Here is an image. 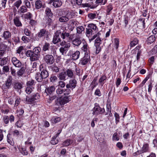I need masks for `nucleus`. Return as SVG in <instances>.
Returning <instances> with one entry per match:
<instances>
[{
	"mask_svg": "<svg viewBox=\"0 0 157 157\" xmlns=\"http://www.w3.org/2000/svg\"><path fill=\"white\" fill-rule=\"evenodd\" d=\"M7 63V61L6 60V58H3L2 59H0V65L3 66L6 64Z\"/></svg>",
	"mask_w": 157,
	"mask_h": 157,
	"instance_id": "e2e57ef3",
	"label": "nucleus"
},
{
	"mask_svg": "<svg viewBox=\"0 0 157 157\" xmlns=\"http://www.w3.org/2000/svg\"><path fill=\"white\" fill-rule=\"evenodd\" d=\"M107 79V77L105 75L102 76L99 80V82L101 84V86H103L104 84V82Z\"/></svg>",
	"mask_w": 157,
	"mask_h": 157,
	"instance_id": "c9c22d12",
	"label": "nucleus"
},
{
	"mask_svg": "<svg viewBox=\"0 0 157 157\" xmlns=\"http://www.w3.org/2000/svg\"><path fill=\"white\" fill-rule=\"evenodd\" d=\"M70 96H64L63 97L57 99V103L61 106H63L66 103L69 102L71 100Z\"/></svg>",
	"mask_w": 157,
	"mask_h": 157,
	"instance_id": "f257e3e1",
	"label": "nucleus"
},
{
	"mask_svg": "<svg viewBox=\"0 0 157 157\" xmlns=\"http://www.w3.org/2000/svg\"><path fill=\"white\" fill-rule=\"evenodd\" d=\"M43 6V3L40 0H37L35 2V8L36 9H39Z\"/></svg>",
	"mask_w": 157,
	"mask_h": 157,
	"instance_id": "c85d7f7f",
	"label": "nucleus"
},
{
	"mask_svg": "<svg viewBox=\"0 0 157 157\" xmlns=\"http://www.w3.org/2000/svg\"><path fill=\"white\" fill-rule=\"evenodd\" d=\"M88 27L89 28V29H91V30L93 29L94 31L98 29L96 25L93 23L88 24Z\"/></svg>",
	"mask_w": 157,
	"mask_h": 157,
	"instance_id": "37998d69",
	"label": "nucleus"
},
{
	"mask_svg": "<svg viewBox=\"0 0 157 157\" xmlns=\"http://www.w3.org/2000/svg\"><path fill=\"white\" fill-rule=\"evenodd\" d=\"M27 11V9L26 7L25 6H21L18 11L21 13H25Z\"/></svg>",
	"mask_w": 157,
	"mask_h": 157,
	"instance_id": "a18cd8bd",
	"label": "nucleus"
},
{
	"mask_svg": "<svg viewBox=\"0 0 157 157\" xmlns=\"http://www.w3.org/2000/svg\"><path fill=\"white\" fill-rule=\"evenodd\" d=\"M138 40L136 38H135L130 43V46L132 47L135 46L138 43Z\"/></svg>",
	"mask_w": 157,
	"mask_h": 157,
	"instance_id": "49530a36",
	"label": "nucleus"
},
{
	"mask_svg": "<svg viewBox=\"0 0 157 157\" xmlns=\"http://www.w3.org/2000/svg\"><path fill=\"white\" fill-rule=\"evenodd\" d=\"M40 51L41 48H40L36 47L33 49V52L36 56H39L40 55Z\"/></svg>",
	"mask_w": 157,
	"mask_h": 157,
	"instance_id": "7c9ffc66",
	"label": "nucleus"
},
{
	"mask_svg": "<svg viewBox=\"0 0 157 157\" xmlns=\"http://www.w3.org/2000/svg\"><path fill=\"white\" fill-rule=\"evenodd\" d=\"M12 78L11 76H9L5 83L6 86L8 89L9 88L12 84Z\"/></svg>",
	"mask_w": 157,
	"mask_h": 157,
	"instance_id": "6ab92c4d",
	"label": "nucleus"
},
{
	"mask_svg": "<svg viewBox=\"0 0 157 157\" xmlns=\"http://www.w3.org/2000/svg\"><path fill=\"white\" fill-rule=\"evenodd\" d=\"M113 7L112 4H109L106 7V15H109L111 14V11L113 10Z\"/></svg>",
	"mask_w": 157,
	"mask_h": 157,
	"instance_id": "bb28decb",
	"label": "nucleus"
},
{
	"mask_svg": "<svg viewBox=\"0 0 157 157\" xmlns=\"http://www.w3.org/2000/svg\"><path fill=\"white\" fill-rule=\"evenodd\" d=\"M26 56L27 57H30L31 61H34L38 59L39 56H37L31 50H28L26 52Z\"/></svg>",
	"mask_w": 157,
	"mask_h": 157,
	"instance_id": "7ed1b4c3",
	"label": "nucleus"
},
{
	"mask_svg": "<svg viewBox=\"0 0 157 157\" xmlns=\"http://www.w3.org/2000/svg\"><path fill=\"white\" fill-rule=\"evenodd\" d=\"M107 0H96V2L97 4L104 5L107 3Z\"/></svg>",
	"mask_w": 157,
	"mask_h": 157,
	"instance_id": "3c124183",
	"label": "nucleus"
},
{
	"mask_svg": "<svg viewBox=\"0 0 157 157\" xmlns=\"http://www.w3.org/2000/svg\"><path fill=\"white\" fill-rule=\"evenodd\" d=\"M66 75L69 78H72L74 75L73 71L71 69H68L65 71Z\"/></svg>",
	"mask_w": 157,
	"mask_h": 157,
	"instance_id": "cd10ccee",
	"label": "nucleus"
},
{
	"mask_svg": "<svg viewBox=\"0 0 157 157\" xmlns=\"http://www.w3.org/2000/svg\"><path fill=\"white\" fill-rule=\"evenodd\" d=\"M104 109H101L99 106H95L93 109V115H97L102 113L104 112Z\"/></svg>",
	"mask_w": 157,
	"mask_h": 157,
	"instance_id": "9d476101",
	"label": "nucleus"
},
{
	"mask_svg": "<svg viewBox=\"0 0 157 157\" xmlns=\"http://www.w3.org/2000/svg\"><path fill=\"white\" fill-rule=\"evenodd\" d=\"M55 136H54L52 138L51 141V143L52 144L55 145L57 144L58 142V140L56 138H55Z\"/></svg>",
	"mask_w": 157,
	"mask_h": 157,
	"instance_id": "6e6d98bb",
	"label": "nucleus"
},
{
	"mask_svg": "<svg viewBox=\"0 0 157 157\" xmlns=\"http://www.w3.org/2000/svg\"><path fill=\"white\" fill-rule=\"evenodd\" d=\"M66 75L65 71H63L60 73L58 74V77L60 80L65 81L66 80Z\"/></svg>",
	"mask_w": 157,
	"mask_h": 157,
	"instance_id": "b1692460",
	"label": "nucleus"
},
{
	"mask_svg": "<svg viewBox=\"0 0 157 157\" xmlns=\"http://www.w3.org/2000/svg\"><path fill=\"white\" fill-rule=\"evenodd\" d=\"M7 140L8 143L11 145L13 146L14 144V141L11 137V136L10 134H9L7 135Z\"/></svg>",
	"mask_w": 157,
	"mask_h": 157,
	"instance_id": "393cba45",
	"label": "nucleus"
},
{
	"mask_svg": "<svg viewBox=\"0 0 157 157\" xmlns=\"http://www.w3.org/2000/svg\"><path fill=\"white\" fill-rule=\"evenodd\" d=\"M55 89V87L54 86H49L46 88L45 90V92L47 95L51 94L54 92Z\"/></svg>",
	"mask_w": 157,
	"mask_h": 157,
	"instance_id": "ddd939ff",
	"label": "nucleus"
},
{
	"mask_svg": "<svg viewBox=\"0 0 157 157\" xmlns=\"http://www.w3.org/2000/svg\"><path fill=\"white\" fill-rule=\"evenodd\" d=\"M47 34V32L46 30L44 29H41L40 32L37 34L38 37L41 38Z\"/></svg>",
	"mask_w": 157,
	"mask_h": 157,
	"instance_id": "412c9836",
	"label": "nucleus"
},
{
	"mask_svg": "<svg viewBox=\"0 0 157 157\" xmlns=\"http://www.w3.org/2000/svg\"><path fill=\"white\" fill-rule=\"evenodd\" d=\"M20 152L24 155H27L28 154V151L26 150V147L19 146L18 147Z\"/></svg>",
	"mask_w": 157,
	"mask_h": 157,
	"instance_id": "a211bd4d",
	"label": "nucleus"
},
{
	"mask_svg": "<svg viewBox=\"0 0 157 157\" xmlns=\"http://www.w3.org/2000/svg\"><path fill=\"white\" fill-rule=\"evenodd\" d=\"M149 148L148 144L146 143L144 144L141 150H138L136 152L137 155H138L149 151Z\"/></svg>",
	"mask_w": 157,
	"mask_h": 157,
	"instance_id": "0eeeda50",
	"label": "nucleus"
},
{
	"mask_svg": "<svg viewBox=\"0 0 157 157\" xmlns=\"http://www.w3.org/2000/svg\"><path fill=\"white\" fill-rule=\"evenodd\" d=\"M50 48V44L48 43H45L43 45L42 50L44 51H48Z\"/></svg>",
	"mask_w": 157,
	"mask_h": 157,
	"instance_id": "58836bf2",
	"label": "nucleus"
},
{
	"mask_svg": "<svg viewBox=\"0 0 157 157\" xmlns=\"http://www.w3.org/2000/svg\"><path fill=\"white\" fill-rule=\"evenodd\" d=\"M114 47L116 49H117L119 46V40L118 39L115 38L114 39Z\"/></svg>",
	"mask_w": 157,
	"mask_h": 157,
	"instance_id": "09e8293b",
	"label": "nucleus"
},
{
	"mask_svg": "<svg viewBox=\"0 0 157 157\" xmlns=\"http://www.w3.org/2000/svg\"><path fill=\"white\" fill-rule=\"evenodd\" d=\"M3 37L4 38L7 40H9L11 37V33L8 31H5L3 33Z\"/></svg>",
	"mask_w": 157,
	"mask_h": 157,
	"instance_id": "4be33fe9",
	"label": "nucleus"
},
{
	"mask_svg": "<svg viewBox=\"0 0 157 157\" xmlns=\"http://www.w3.org/2000/svg\"><path fill=\"white\" fill-rule=\"evenodd\" d=\"M24 32L25 34L27 36H31V32L28 29H25Z\"/></svg>",
	"mask_w": 157,
	"mask_h": 157,
	"instance_id": "13d9d810",
	"label": "nucleus"
},
{
	"mask_svg": "<svg viewBox=\"0 0 157 157\" xmlns=\"http://www.w3.org/2000/svg\"><path fill=\"white\" fill-rule=\"evenodd\" d=\"M10 69L11 71V74L12 75L13 77H16V71L12 67H11Z\"/></svg>",
	"mask_w": 157,
	"mask_h": 157,
	"instance_id": "0e129e2a",
	"label": "nucleus"
},
{
	"mask_svg": "<svg viewBox=\"0 0 157 157\" xmlns=\"http://www.w3.org/2000/svg\"><path fill=\"white\" fill-rule=\"evenodd\" d=\"M61 120V118L60 117H53L51 119V121L52 123L56 124L60 121Z\"/></svg>",
	"mask_w": 157,
	"mask_h": 157,
	"instance_id": "4c0bfd02",
	"label": "nucleus"
},
{
	"mask_svg": "<svg viewBox=\"0 0 157 157\" xmlns=\"http://www.w3.org/2000/svg\"><path fill=\"white\" fill-rule=\"evenodd\" d=\"M90 61V55H84V56L80 59L79 64L82 65H85Z\"/></svg>",
	"mask_w": 157,
	"mask_h": 157,
	"instance_id": "39448f33",
	"label": "nucleus"
},
{
	"mask_svg": "<svg viewBox=\"0 0 157 157\" xmlns=\"http://www.w3.org/2000/svg\"><path fill=\"white\" fill-rule=\"evenodd\" d=\"M4 122L5 124H8L9 123V117L7 115L4 116L3 118Z\"/></svg>",
	"mask_w": 157,
	"mask_h": 157,
	"instance_id": "864d4df0",
	"label": "nucleus"
},
{
	"mask_svg": "<svg viewBox=\"0 0 157 157\" xmlns=\"http://www.w3.org/2000/svg\"><path fill=\"white\" fill-rule=\"evenodd\" d=\"M25 69L24 67H21L17 72V75L19 76H21L23 75L25 72Z\"/></svg>",
	"mask_w": 157,
	"mask_h": 157,
	"instance_id": "e433bc0d",
	"label": "nucleus"
},
{
	"mask_svg": "<svg viewBox=\"0 0 157 157\" xmlns=\"http://www.w3.org/2000/svg\"><path fill=\"white\" fill-rule=\"evenodd\" d=\"M77 84V81L75 79H71L69 81V83L67 84L66 86V87L67 88H74L76 86Z\"/></svg>",
	"mask_w": 157,
	"mask_h": 157,
	"instance_id": "9b49d317",
	"label": "nucleus"
},
{
	"mask_svg": "<svg viewBox=\"0 0 157 157\" xmlns=\"http://www.w3.org/2000/svg\"><path fill=\"white\" fill-rule=\"evenodd\" d=\"M11 61L13 65L16 67L19 68L22 65L21 62L15 57H13L11 58Z\"/></svg>",
	"mask_w": 157,
	"mask_h": 157,
	"instance_id": "1a4fd4ad",
	"label": "nucleus"
},
{
	"mask_svg": "<svg viewBox=\"0 0 157 157\" xmlns=\"http://www.w3.org/2000/svg\"><path fill=\"white\" fill-rule=\"evenodd\" d=\"M13 88L17 91H19L23 87V84L22 82L16 81L13 84Z\"/></svg>",
	"mask_w": 157,
	"mask_h": 157,
	"instance_id": "f8f14e48",
	"label": "nucleus"
},
{
	"mask_svg": "<svg viewBox=\"0 0 157 157\" xmlns=\"http://www.w3.org/2000/svg\"><path fill=\"white\" fill-rule=\"evenodd\" d=\"M61 41L60 38H59L57 36H54L53 38L52 42L54 44H56L59 42Z\"/></svg>",
	"mask_w": 157,
	"mask_h": 157,
	"instance_id": "c03bdc74",
	"label": "nucleus"
},
{
	"mask_svg": "<svg viewBox=\"0 0 157 157\" xmlns=\"http://www.w3.org/2000/svg\"><path fill=\"white\" fill-rule=\"evenodd\" d=\"M21 101V99L19 97H17L16 99L15 103L14 104V107H17L20 104Z\"/></svg>",
	"mask_w": 157,
	"mask_h": 157,
	"instance_id": "680f3d73",
	"label": "nucleus"
},
{
	"mask_svg": "<svg viewBox=\"0 0 157 157\" xmlns=\"http://www.w3.org/2000/svg\"><path fill=\"white\" fill-rule=\"evenodd\" d=\"M82 46L81 48V51L84 52V55H90V48L87 42L83 40L82 41Z\"/></svg>",
	"mask_w": 157,
	"mask_h": 157,
	"instance_id": "f03ea898",
	"label": "nucleus"
},
{
	"mask_svg": "<svg viewBox=\"0 0 157 157\" xmlns=\"http://www.w3.org/2000/svg\"><path fill=\"white\" fill-rule=\"evenodd\" d=\"M44 58L45 63L48 65H51L54 62V58L52 55H46L44 56Z\"/></svg>",
	"mask_w": 157,
	"mask_h": 157,
	"instance_id": "20e7f679",
	"label": "nucleus"
},
{
	"mask_svg": "<svg viewBox=\"0 0 157 157\" xmlns=\"http://www.w3.org/2000/svg\"><path fill=\"white\" fill-rule=\"evenodd\" d=\"M50 17H45V19L46 21V24L48 26L52 25V21Z\"/></svg>",
	"mask_w": 157,
	"mask_h": 157,
	"instance_id": "a19ab883",
	"label": "nucleus"
},
{
	"mask_svg": "<svg viewBox=\"0 0 157 157\" xmlns=\"http://www.w3.org/2000/svg\"><path fill=\"white\" fill-rule=\"evenodd\" d=\"M69 36L70 33L64 31H63L60 35L61 38L63 40L67 39L68 38H69Z\"/></svg>",
	"mask_w": 157,
	"mask_h": 157,
	"instance_id": "a878e982",
	"label": "nucleus"
},
{
	"mask_svg": "<svg viewBox=\"0 0 157 157\" xmlns=\"http://www.w3.org/2000/svg\"><path fill=\"white\" fill-rule=\"evenodd\" d=\"M155 40V37L154 35H151L149 36L146 41L147 44H150L154 42Z\"/></svg>",
	"mask_w": 157,
	"mask_h": 157,
	"instance_id": "f3484780",
	"label": "nucleus"
},
{
	"mask_svg": "<svg viewBox=\"0 0 157 157\" xmlns=\"http://www.w3.org/2000/svg\"><path fill=\"white\" fill-rule=\"evenodd\" d=\"M13 22L14 25L17 27L22 26V24L20 20V17L18 16H16L13 19Z\"/></svg>",
	"mask_w": 157,
	"mask_h": 157,
	"instance_id": "4468645a",
	"label": "nucleus"
},
{
	"mask_svg": "<svg viewBox=\"0 0 157 157\" xmlns=\"http://www.w3.org/2000/svg\"><path fill=\"white\" fill-rule=\"evenodd\" d=\"M34 83V81L32 79L28 81L26 83L27 86L32 87V86L33 85Z\"/></svg>",
	"mask_w": 157,
	"mask_h": 157,
	"instance_id": "bf43d9fd",
	"label": "nucleus"
},
{
	"mask_svg": "<svg viewBox=\"0 0 157 157\" xmlns=\"http://www.w3.org/2000/svg\"><path fill=\"white\" fill-rule=\"evenodd\" d=\"M26 101L27 102L28 104H33L34 102L35 101L34 100V99L32 97L30 98L28 96H26Z\"/></svg>",
	"mask_w": 157,
	"mask_h": 157,
	"instance_id": "79ce46f5",
	"label": "nucleus"
},
{
	"mask_svg": "<svg viewBox=\"0 0 157 157\" xmlns=\"http://www.w3.org/2000/svg\"><path fill=\"white\" fill-rule=\"evenodd\" d=\"M29 24L32 26H35L37 24V22L36 21L33 20L31 19L29 21Z\"/></svg>",
	"mask_w": 157,
	"mask_h": 157,
	"instance_id": "69168bd1",
	"label": "nucleus"
},
{
	"mask_svg": "<svg viewBox=\"0 0 157 157\" xmlns=\"http://www.w3.org/2000/svg\"><path fill=\"white\" fill-rule=\"evenodd\" d=\"M44 64L40 65V70L41 71L40 74L42 75V77L44 79H45L49 75L48 71L45 68H44Z\"/></svg>",
	"mask_w": 157,
	"mask_h": 157,
	"instance_id": "423d86ee",
	"label": "nucleus"
},
{
	"mask_svg": "<svg viewBox=\"0 0 157 157\" xmlns=\"http://www.w3.org/2000/svg\"><path fill=\"white\" fill-rule=\"evenodd\" d=\"M22 1L21 0H18L14 3V5L16 7L17 9H18Z\"/></svg>",
	"mask_w": 157,
	"mask_h": 157,
	"instance_id": "4d7b16f0",
	"label": "nucleus"
},
{
	"mask_svg": "<svg viewBox=\"0 0 157 157\" xmlns=\"http://www.w3.org/2000/svg\"><path fill=\"white\" fill-rule=\"evenodd\" d=\"M35 78L36 80L38 82H41L43 79H44L39 73H37L36 74Z\"/></svg>",
	"mask_w": 157,
	"mask_h": 157,
	"instance_id": "473e14b6",
	"label": "nucleus"
},
{
	"mask_svg": "<svg viewBox=\"0 0 157 157\" xmlns=\"http://www.w3.org/2000/svg\"><path fill=\"white\" fill-rule=\"evenodd\" d=\"M62 4V2L59 0H54L53 4V6L55 7H58L60 6Z\"/></svg>",
	"mask_w": 157,
	"mask_h": 157,
	"instance_id": "c756f323",
	"label": "nucleus"
},
{
	"mask_svg": "<svg viewBox=\"0 0 157 157\" xmlns=\"http://www.w3.org/2000/svg\"><path fill=\"white\" fill-rule=\"evenodd\" d=\"M101 41V39L99 37H97L95 40V46L96 48L95 52L96 54H98L101 50V48L100 47Z\"/></svg>",
	"mask_w": 157,
	"mask_h": 157,
	"instance_id": "6e6552de",
	"label": "nucleus"
},
{
	"mask_svg": "<svg viewBox=\"0 0 157 157\" xmlns=\"http://www.w3.org/2000/svg\"><path fill=\"white\" fill-rule=\"evenodd\" d=\"M3 71L4 72H8L9 71V67L8 66H4L2 68Z\"/></svg>",
	"mask_w": 157,
	"mask_h": 157,
	"instance_id": "774afa93",
	"label": "nucleus"
},
{
	"mask_svg": "<svg viewBox=\"0 0 157 157\" xmlns=\"http://www.w3.org/2000/svg\"><path fill=\"white\" fill-rule=\"evenodd\" d=\"M59 21L62 22H64L68 21V18L67 17L66 15L65 16H63L60 17L59 19Z\"/></svg>",
	"mask_w": 157,
	"mask_h": 157,
	"instance_id": "de8ad7c7",
	"label": "nucleus"
},
{
	"mask_svg": "<svg viewBox=\"0 0 157 157\" xmlns=\"http://www.w3.org/2000/svg\"><path fill=\"white\" fill-rule=\"evenodd\" d=\"M84 30V28L82 26H79L76 28L77 33L78 34H82Z\"/></svg>",
	"mask_w": 157,
	"mask_h": 157,
	"instance_id": "f704fd0d",
	"label": "nucleus"
},
{
	"mask_svg": "<svg viewBox=\"0 0 157 157\" xmlns=\"http://www.w3.org/2000/svg\"><path fill=\"white\" fill-rule=\"evenodd\" d=\"M86 35L88 37H91L92 35L93 31L91 29H86Z\"/></svg>",
	"mask_w": 157,
	"mask_h": 157,
	"instance_id": "ea45409f",
	"label": "nucleus"
},
{
	"mask_svg": "<svg viewBox=\"0 0 157 157\" xmlns=\"http://www.w3.org/2000/svg\"><path fill=\"white\" fill-rule=\"evenodd\" d=\"M46 14L47 16L46 17H51L52 16V12L51 9L49 8H46L45 11Z\"/></svg>",
	"mask_w": 157,
	"mask_h": 157,
	"instance_id": "72a5a7b5",
	"label": "nucleus"
},
{
	"mask_svg": "<svg viewBox=\"0 0 157 157\" xmlns=\"http://www.w3.org/2000/svg\"><path fill=\"white\" fill-rule=\"evenodd\" d=\"M60 44L61 46H64L66 48H69L70 47V43H67L65 40H63L60 43Z\"/></svg>",
	"mask_w": 157,
	"mask_h": 157,
	"instance_id": "2f4dec72",
	"label": "nucleus"
},
{
	"mask_svg": "<svg viewBox=\"0 0 157 157\" xmlns=\"http://www.w3.org/2000/svg\"><path fill=\"white\" fill-rule=\"evenodd\" d=\"M21 40L25 43H28L30 41L29 38L25 36H24L22 37Z\"/></svg>",
	"mask_w": 157,
	"mask_h": 157,
	"instance_id": "052dcab7",
	"label": "nucleus"
},
{
	"mask_svg": "<svg viewBox=\"0 0 157 157\" xmlns=\"http://www.w3.org/2000/svg\"><path fill=\"white\" fill-rule=\"evenodd\" d=\"M73 141L70 139H67L64 140L63 143L62 145L63 147H67L71 144Z\"/></svg>",
	"mask_w": 157,
	"mask_h": 157,
	"instance_id": "5701e85b",
	"label": "nucleus"
},
{
	"mask_svg": "<svg viewBox=\"0 0 157 157\" xmlns=\"http://www.w3.org/2000/svg\"><path fill=\"white\" fill-rule=\"evenodd\" d=\"M72 44L76 46H78L81 43L82 41L79 38H75L72 40Z\"/></svg>",
	"mask_w": 157,
	"mask_h": 157,
	"instance_id": "aec40b11",
	"label": "nucleus"
},
{
	"mask_svg": "<svg viewBox=\"0 0 157 157\" xmlns=\"http://www.w3.org/2000/svg\"><path fill=\"white\" fill-rule=\"evenodd\" d=\"M33 87L27 86L25 91L28 94H30L33 91Z\"/></svg>",
	"mask_w": 157,
	"mask_h": 157,
	"instance_id": "8fccbe9b",
	"label": "nucleus"
},
{
	"mask_svg": "<svg viewBox=\"0 0 157 157\" xmlns=\"http://www.w3.org/2000/svg\"><path fill=\"white\" fill-rule=\"evenodd\" d=\"M67 48H66L64 47H61L59 49L60 52L62 53V54L63 55H64L67 52Z\"/></svg>",
	"mask_w": 157,
	"mask_h": 157,
	"instance_id": "603ef678",
	"label": "nucleus"
},
{
	"mask_svg": "<svg viewBox=\"0 0 157 157\" xmlns=\"http://www.w3.org/2000/svg\"><path fill=\"white\" fill-rule=\"evenodd\" d=\"M112 139L113 140H119V137L117 132L114 133Z\"/></svg>",
	"mask_w": 157,
	"mask_h": 157,
	"instance_id": "5fc2aeb1",
	"label": "nucleus"
},
{
	"mask_svg": "<svg viewBox=\"0 0 157 157\" xmlns=\"http://www.w3.org/2000/svg\"><path fill=\"white\" fill-rule=\"evenodd\" d=\"M80 52L78 51H76L72 54L71 59L74 60H76L79 58Z\"/></svg>",
	"mask_w": 157,
	"mask_h": 157,
	"instance_id": "dca6fc26",
	"label": "nucleus"
},
{
	"mask_svg": "<svg viewBox=\"0 0 157 157\" xmlns=\"http://www.w3.org/2000/svg\"><path fill=\"white\" fill-rule=\"evenodd\" d=\"M138 23L139 24L138 26L140 27V29H143L145 28V23L144 18H141L139 19L138 20Z\"/></svg>",
	"mask_w": 157,
	"mask_h": 157,
	"instance_id": "2eb2a0df",
	"label": "nucleus"
},
{
	"mask_svg": "<svg viewBox=\"0 0 157 157\" xmlns=\"http://www.w3.org/2000/svg\"><path fill=\"white\" fill-rule=\"evenodd\" d=\"M25 18L30 19L32 17V15L30 12H28L25 15Z\"/></svg>",
	"mask_w": 157,
	"mask_h": 157,
	"instance_id": "338daca9",
	"label": "nucleus"
}]
</instances>
